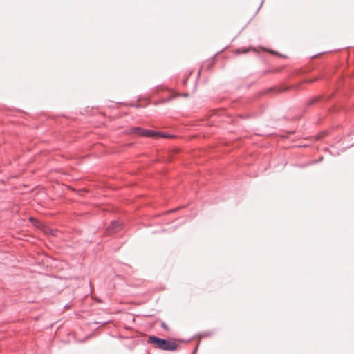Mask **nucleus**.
<instances>
[{"mask_svg":"<svg viewBox=\"0 0 354 354\" xmlns=\"http://www.w3.org/2000/svg\"><path fill=\"white\" fill-rule=\"evenodd\" d=\"M148 342L153 344L156 348L165 351H174L178 345L177 341L174 339L166 340L154 336L149 337Z\"/></svg>","mask_w":354,"mask_h":354,"instance_id":"nucleus-1","label":"nucleus"},{"mask_svg":"<svg viewBox=\"0 0 354 354\" xmlns=\"http://www.w3.org/2000/svg\"><path fill=\"white\" fill-rule=\"evenodd\" d=\"M144 136L147 137H152V138H158V137H166L165 136L162 135L159 132H156L151 130H144Z\"/></svg>","mask_w":354,"mask_h":354,"instance_id":"nucleus-4","label":"nucleus"},{"mask_svg":"<svg viewBox=\"0 0 354 354\" xmlns=\"http://www.w3.org/2000/svg\"><path fill=\"white\" fill-rule=\"evenodd\" d=\"M144 130L145 129H143L142 128H140V127H134V128L131 129L130 133H134V134H138V135L143 136Z\"/></svg>","mask_w":354,"mask_h":354,"instance_id":"nucleus-5","label":"nucleus"},{"mask_svg":"<svg viewBox=\"0 0 354 354\" xmlns=\"http://www.w3.org/2000/svg\"><path fill=\"white\" fill-rule=\"evenodd\" d=\"M120 228V224L117 221H113L111 223L110 226L107 229V232L109 234H113L118 231Z\"/></svg>","mask_w":354,"mask_h":354,"instance_id":"nucleus-3","label":"nucleus"},{"mask_svg":"<svg viewBox=\"0 0 354 354\" xmlns=\"http://www.w3.org/2000/svg\"><path fill=\"white\" fill-rule=\"evenodd\" d=\"M30 220L37 227L39 228H41V230L46 233V234H50L53 236L56 235L57 231L55 230H53L51 228H49L48 227L43 225L42 223H40L39 221H37L36 219L33 218H30Z\"/></svg>","mask_w":354,"mask_h":354,"instance_id":"nucleus-2","label":"nucleus"},{"mask_svg":"<svg viewBox=\"0 0 354 354\" xmlns=\"http://www.w3.org/2000/svg\"><path fill=\"white\" fill-rule=\"evenodd\" d=\"M162 328H163L165 330H169V328H168V326H167V324H165V323H163V322L162 323Z\"/></svg>","mask_w":354,"mask_h":354,"instance_id":"nucleus-6","label":"nucleus"}]
</instances>
